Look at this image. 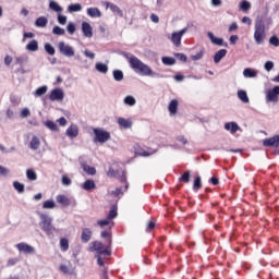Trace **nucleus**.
Returning <instances> with one entry per match:
<instances>
[{
  "instance_id": "nucleus-2",
  "label": "nucleus",
  "mask_w": 279,
  "mask_h": 279,
  "mask_svg": "<svg viewBox=\"0 0 279 279\" xmlns=\"http://www.w3.org/2000/svg\"><path fill=\"white\" fill-rule=\"evenodd\" d=\"M112 245V240H109V244L105 245L104 243L96 241L93 244L94 252H96L95 257L97 258V265L99 267H104V257L102 256H110L112 254V250L110 248Z\"/></svg>"
},
{
  "instance_id": "nucleus-14",
  "label": "nucleus",
  "mask_w": 279,
  "mask_h": 279,
  "mask_svg": "<svg viewBox=\"0 0 279 279\" xmlns=\"http://www.w3.org/2000/svg\"><path fill=\"white\" fill-rule=\"evenodd\" d=\"M225 130H227V132H230L231 134H236V132L241 131V126H239L236 122H227L225 124Z\"/></svg>"
},
{
  "instance_id": "nucleus-28",
  "label": "nucleus",
  "mask_w": 279,
  "mask_h": 279,
  "mask_svg": "<svg viewBox=\"0 0 279 279\" xmlns=\"http://www.w3.org/2000/svg\"><path fill=\"white\" fill-rule=\"evenodd\" d=\"M26 178L27 180H29V182H36L38 180V174H36V171H34V169H27Z\"/></svg>"
},
{
  "instance_id": "nucleus-22",
  "label": "nucleus",
  "mask_w": 279,
  "mask_h": 279,
  "mask_svg": "<svg viewBox=\"0 0 279 279\" xmlns=\"http://www.w3.org/2000/svg\"><path fill=\"white\" fill-rule=\"evenodd\" d=\"M168 110H169L170 117H175V114H178V100L175 99L171 100L168 106Z\"/></svg>"
},
{
  "instance_id": "nucleus-26",
  "label": "nucleus",
  "mask_w": 279,
  "mask_h": 279,
  "mask_svg": "<svg viewBox=\"0 0 279 279\" xmlns=\"http://www.w3.org/2000/svg\"><path fill=\"white\" fill-rule=\"evenodd\" d=\"M243 75L246 78H252V77H256L258 75V72H256V70L252 68H246L243 70Z\"/></svg>"
},
{
  "instance_id": "nucleus-25",
  "label": "nucleus",
  "mask_w": 279,
  "mask_h": 279,
  "mask_svg": "<svg viewBox=\"0 0 279 279\" xmlns=\"http://www.w3.org/2000/svg\"><path fill=\"white\" fill-rule=\"evenodd\" d=\"M29 148L34 151H36V149H40V138H38V136L32 137Z\"/></svg>"
},
{
  "instance_id": "nucleus-51",
  "label": "nucleus",
  "mask_w": 279,
  "mask_h": 279,
  "mask_svg": "<svg viewBox=\"0 0 279 279\" xmlns=\"http://www.w3.org/2000/svg\"><path fill=\"white\" fill-rule=\"evenodd\" d=\"M269 44L272 45V47H279V38L277 36H271L269 38Z\"/></svg>"
},
{
  "instance_id": "nucleus-4",
  "label": "nucleus",
  "mask_w": 279,
  "mask_h": 279,
  "mask_svg": "<svg viewBox=\"0 0 279 279\" xmlns=\"http://www.w3.org/2000/svg\"><path fill=\"white\" fill-rule=\"evenodd\" d=\"M39 219V226L47 236H53V232H58V229L53 227V218H51L49 215L40 214Z\"/></svg>"
},
{
  "instance_id": "nucleus-30",
  "label": "nucleus",
  "mask_w": 279,
  "mask_h": 279,
  "mask_svg": "<svg viewBox=\"0 0 279 279\" xmlns=\"http://www.w3.org/2000/svg\"><path fill=\"white\" fill-rule=\"evenodd\" d=\"M110 225H111V226H114V223L112 222V220H109L108 218L102 219V220H98V221L96 222V226H98V227L101 228V229H104V228H106V227H108V226H109V228H110Z\"/></svg>"
},
{
  "instance_id": "nucleus-42",
  "label": "nucleus",
  "mask_w": 279,
  "mask_h": 279,
  "mask_svg": "<svg viewBox=\"0 0 279 279\" xmlns=\"http://www.w3.org/2000/svg\"><path fill=\"white\" fill-rule=\"evenodd\" d=\"M117 215H118L117 206L113 205V206H111L107 218L112 221V219H117Z\"/></svg>"
},
{
  "instance_id": "nucleus-59",
  "label": "nucleus",
  "mask_w": 279,
  "mask_h": 279,
  "mask_svg": "<svg viewBox=\"0 0 279 279\" xmlns=\"http://www.w3.org/2000/svg\"><path fill=\"white\" fill-rule=\"evenodd\" d=\"M84 56L89 58V60H95V52H90L88 49L84 51Z\"/></svg>"
},
{
  "instance_id": "nucleus-40",
  "label": "nucleus",
  "mask_w": 279,
  "mask_h": 279,
  "mask_svg": "<svg viewBox=\"0 0 279 279\" xmlns=\"http://www.w3.org/2000/svg\"><path fill=\"white\" fill-rule=\"evenodd\" d=\"M252 8V3H250V1L247 0H243L241 3H240V10L242 12H248V10Z\"/></svg>"
},
{
  "instance_id": "nucleus-50",
  "label": "nucleus",
  "mask_w": 279,
  "mask_h": 279,
  "mask_svg": "<svg viewBox=\"0 0 279 279\" xmlns=\"http://www.w3.org/2000/svg\"><path fill=\"white\" fill-rule=\"evenodd\" d=\"M203 58H204V50H201L196 54L191 56V60H193L194 62H197V60H202Z\"/></svg>"
},
{
  "instance_id": "nucleus-31",
  "label": "nucleus",
  "mask_w": 279,
  "mask_h": 279,
  "mask_svg": "<svg viewBox=\"0 0 279 279\" xmlns=\"http://www.w3.org/2000/svg\"><path fill=\"white\" fill-rule=\"evenodd\" d=\"M26 50L27 51H38V41L36 39L31 40L26 45Z\"/></svg>"
},
{
  "instance_id": "nucleus-9",
  "label": "nucleus",
  "mask_w": 279,
  "mask_h": 279,
  "mask_svg": "<svg viewBox=\"0 0 279 279\" xmlns=\"http://www.w3.org/2000/svg\"><path fill=\"white\" fill-rule=\"evenodd\" d=\"M50 101H63L64 99V89L62 88H54L50 92L49 95Z\"/></svg>"
},
{
  "instance_id": "nucleus-39",
  "label": "nucleus",
  "mask_w": 279,
  "mask_h": 279,
  "mask_svg": "<svg viewBox=\"0 0 279 279\" xmlns=\"http://www.w3.org/2000/svg\"><path fill=\"white\" fill-rule=\"evenodd\" d=\"M82 167L85 173H87V175H95V173H97V170L95 169V167H90L88 165H83Z\"/></svg>"
},
{
  "instance_id": "nucleus-19",
  "label": "nucleus",
  "mask_w": 279,
  "mask_h": 279,
  "mask_svg": "<svg viewBox=\"0 0 279 279\" xmlns=\"http://www.w3.org/2000/svg\"><path fill=\"white\" fill-rule=\"evenodd\" d=\"M56 201L58 202V204L62 205L64 208H66L71 204V199L63 194L57 195Z\"/></svg>"
},
{
  "instance_id": "nucleus-21",
  "label": "nucleus",
  "mask_w": 279,
  "mask_h": 279,
  "mask_svg": "<svg viewBox=\"0 0 279 279\" xmlns=\"http://www.w3.org/2000/svg\"><path fill=\"white\" fill-rule=\"evenodd\" d=\"M81 189H83V191H93L95 189H97V185L95 184L94 180H86L82 185Z\"/></svg>"
},
{
  "instance_id": "nucleus-48",
  "label": "nucleus",
  "mask_w": 279,
  "mask_h": 279,
  "mask_svg": "<svg viewBox=\"0 0 279 279\" xmlns=\"http://www.w3.org/2000/svg\"><path fill=\"white\" fill-rule=\"evenodd\" d=\"M180 181L184 182L185 184H189V182H191V172H184L183 175L180 178Z\"/></svg>"
},
{
  "instance_id": "nucleus-56",
  "label": "nucleus",
  "mask_w": 279,
  "mask_h": 279,
  "mask_svg": "<svg viewBox=\"0 0 279 279\" xmlns=\"http://www.w3.org/2000/svg\"><path fill=\"white\" fill-rule=\"evenodd\" d=\"M58 23L60 25H66V16L65 15H62V14H59L58 15Z\"/></svg>"
},
{
  "instance_id": "nucleus-35",
  "label": "nucleus",
  "mask_w": 279,
  "mask_h": 279,
  "mask_svg": "<svg viewBox=\"0 0 279 279\" xmlns=\"http://www.w3.org/2000/svg\"><path fill=\"white\" fill-rule=\"evenodd\" d=\"M48 90L47 85H44L41 87H38L35 92H34V97H43V95H45Z\"/></svg>"
},
{
  "instance_id": "nucleus-7",
  "label": "nucleus",
  "mask_w": 279,
  "mask_h": 279,
  "mask_svg": "<svg viewBox=\"0 0 279 279\" xmlns=\"http://www.w3.org/2000/svg\"><path fill=\"white\" fill-rule=\"evenodd\" d=\"M58 49L62 56H65V58H73V56H75V48L66 45L64 41L58 44Z\"/></svg>"
},
{
  "instance_id": "nucleus-47",
  "label": "nucleus",
  "mask_w": 279,
  "mask_h": 279,
  "mask_svg": "<svg viewBox=\"0 0 279 279\" xmlns=\"http://www.w3.org/2000/svg\"><path fill=\"white\" fill-rule=\"evenodd\" d=\"M199 189H202V178L201 177H196L193 183V190L194 191H199Z\"/></svg>"
},
{
  "instance_id": "nucleus-1",
  "label": "nucleus",
  "mask_w": 279,
  "mask_h": 279,
  "mask_svg": "<svg viewBox=\"0 0 279 279\" xmlns=\"http://www.w3.org/2000/svg\"><path fill=\"white\" fill-rule=\"evenodd\" d=\"M124 58H126L129 61L130 68L133 69L138 75H143L144 77L156 75L149 65L145 64L134 54L125 53Z\"/></svg>"
},
{
  "instance_id": "nucleus-46",
  "label": "nucleus",
  "mask_w": 279,
  "mask_h": 279,
  "mask_svg": "<svg viewBox=\"0 0 279 279\" xmlns=\"http://www.w3.org/2000/svg\"><path fill=\"white\" fill-rule=\"evenodd\" d=\"M124 104L125 106H136V98H134L133 96H126L124 98Z\"/></svg>"
},
{
  "instance_id": "nucleus-12",
  "label": "nucleus",
  "mask_w": 279,
  "mask_h": 279,
  "mask_svg": "<svg viewBox=\"0 0 279 279\" xmlns=\"http://www.w3.org/2000/svg\"><path fill=\"white\" fill-rule=\"evenodd\" d=\"M264 147H279V135L263 141Z\"/></svg>"
},
{
  "instance_id": "nucleus-43",
  "label": "nucleus",
  "mask_w": 279,
  "mask_h": 279,
  "mask_svg": "<svg viewBox=\"0 0 279 279\" xmlns=\"http://www.w3.org/2000/svg\"><path fill=\"white\" fill-rule=\"evenodd\" d=\"M45 125L48 130H51V132H58V124H56V122L48 120L45 122Z\"/></svg>"
},
{
  "instance_id": "nucleus-15",
  "label": "nucleus",
  "mask_w": 279,
  "mask_h": 279,
  "mask_svg": "<svg viewBox=\"0 0 279 279\" xmlns=\"http://www.w3.org/2000/svg\"><path fill=\"white\" fill-rule=\"evenodd\" d=\"M82 32L85 38H93V26H90L88 22L82 23Z\"/></svg>"
},
{
  "instance_id": "nucleus-64",
  "label": "nucleus",
  "mask_w": 279,
  "mask_h": 279,
  "mask_svg": "<svg viewBox=\"0 0 279 279\" xmlns=\"http://www.w3.org/2000/svg\"><path fill=\"white\" fill-rule=\"evenodd\" d=\"M58 123H59L62 128H64V125H66V118L61 117V118L58 120Z\"/></svg>"
},
{
  "instance_id": "nucleus-16",
  "label": "nucleus",
  "mask_w": 279,
  "mask_h": 279,
  "mask_svg": "<svg viewBox=\"0 0 279 279\" xmlns=\"http://www.w3.org/2000/svg\"><path fill=\"white\" fill-rule=\"evenodd\" d=\"M207 36L210 43H213V45H217L218 47H223V38L216 37L215 34H213V32H208Z\"/></svg>"
},
{
  "instance_id": "nucleus-62",
  "label": "nucleus",
  "mask_w": 279,
  "mask_h": 279,
  "mask_svg": "<svg viewBox=\"0 0 279 279\" xmlns=\"http://www.w3.org/2000/svg\"><path fill=\"white\" fill-rule=\"evenodd\" d=\"M175 58H178L181 62H186V57L184 53H177Z\"/></svg>"
},
{
  "instance_id": "nucleus-63",
  "label": "nucleus",
  "mask_w": 279,
  "mask_h": 279,
  "mask_svg": "<svg viewBox=\"0 0 279 279\" xmlns=\"http://www.w3.org/2000/svg\"><path fill=\"white\" fill-rule=\"evenodd\" d=\"M242 23H244L246 25H252V19L244 16V17H242Z\"/></svg>"
},
{
  "instance_id": "nucleus-3",
  "label": "nucleus",
  "mask_w": 279,
  "mask_h": 279,
  "mask_svg": "<svg viewBox=\"0 0 279 279\" xmlns=\"http://www.w3.org/2000/svg\"><path fill=\"white\" fill-rule=\"evenodd\" d=\"M265 38H267L265 21H263V17H257L254 26V40L256 45H263V43H265Z\"/></svg>"
},
{
  "instance_id": "nucleus-34",
  "label": "nucleus",
  "mask_w": 279,
  "mask_h": 279,
  "mask_svg": "<svg viewBox=\"0 0 279 279\" xmlns=\"http://www.w3.org/2000/svg\"><path fill=\"white\" fill-rule=\"evenodd\" d=\"M112 75H113V80L116 82H123V71L121 70H113L112 72Z\"/></svg>"
},
{
  "instance_id": "nucleus-18",
  "label": "nucleus",
  "mask_w": 279,
  "mask_h": 279,
  "mask_svg": "<svg viewBox=\"0 0 279 279\" xmlns=\"http://www.w3.org/2000/svg\"><path fill=\"white\" fill-rule=\"evenodd\" d=\"M227 53H228V50H226V49L218 50L214 56L215 64H219L221 62V60H223V58H226Z\"/></svg>"
},
{
  "instance_id": "nucleus-8",
  "label": "nucleus",
  "mask_w": 279,
  "mask_h": 279,
  "mask_svg": "<svg viewBox=\"0 0 279 279\" xmlns=\"http://www.w3.org/2000/svg\"><path fill=\"white\" fill-rule=\"evenodd\" d=\"M279 85L275 86L272 89L266 92V102L267 104H278L279 101Z\"/></svg>"
},
{
  "instance_id": "nucleus-54",
  "label": "nucleus",
  "mask_w": 279,
  "mask_h": 279,
  "mask_svg": "<svg viewBox=\"0 0 279 279\" xmlns=\"http://www.w3.org/2000/svg\"><path fill=\"white\" fill-rule=\"evenodd\" d=\"M61 182H62L63 186H71V184H72L71 179L69 177H66V175L62 177V181Z\"/></svg>"
},
{
  "instance_id": "nucleus-41",
  "label": "nucleus",
  "mask_w": 279,
  "mask_h": 279,
  "mask_svg": "<svg viewBox=\"0 0 279 279\" xmlns=\"http://www.w3.org/2000/svg\"><path fill=\"white\" fill-rule=\"evenodd\" d=\"M161 61L167 66H173V64H175V59L172 57H162Z\"/></svg>"
},
{
  "instance_id": "nucleus-32",
  "label": "nucleus",
  "mask_w": 279,
  "mask_h": 279,
  "mask_svg": "<svg viewBox=\"0 0 279 279\" xmlns=\"http://www.w3.org/2000/svg\"><path fill=\"white\" fill-rule=\"evenodd\" d=\"M43 208L45 210H53V208H56V202L53 199H48L44 202Z\"/></svg>"
},
{
  "instance_id": "nucleus-44",
  "label": "nucleus",
  "mask_w": 279,
  "mask_h": 279,
  "mask_svg": "<svg viewBox=\"0 0 279 279\" xmlns=\"http://www.w3.org/2000/svg\"><path fill=\"white\" fill-rule=\"evenodd\" d=\"M61 252H66L69 250V240L66 238H62L60 240Z\"/></svg>"
},
{
  "instance_id": "nucleus-6",
  "label": "nucleus",
  "mask_w": 279,
  "mask_h": 279,
  "mask_svg": "<svg viewBox=\"0 0 279 279\" xmlns=\"http://www.w3.org/2000/svg\"><path fill=\"white\" fill-rule=\"evenodd\" d=\"M186 32H189V27H184L181 31H177L171 34L170 40L174 47H182V37Z\"/></svg>"
},
{
  "instance_id": "nucleus-23",
  "label": "nucleus",
  "mask_w": 279,
  "mask_h": 279,
  "mask_svg": "<svg viewBox=\"0 0 279 279\" xmlns=\"http://www.w3.org/2000/svg\"><path fill=\"white\" fill-rule=\"evenodd\" d=\"M87 14L90 16V19L101 17V11L98 8H88Z\"/></svg>"
},
{
  "instance_id": "nucleus-27",
  "label": "nucleus",
  "mask_w": 279,
  "mask_h": 279,
  "mask_svg": "<svg viewBox=\"0 0 279 279\" xmlns=\"http://www.w3.org/2000/svg\"><path fill=\"white\" fill-rule=\"evenodd\" d=\"M96 71H98V73H102L104 75H106V73H108V64L102 63V62H97L95 65Z\"/></svg>"
},
{
  "instance_id": "nucleus-36",
  "label": "nucleus",
  "mask_w": 279,
  "mask_h": 279,
  "mask_svg": "<svg viewBox=\"0 0 279 279\" xmlns=\"http://www.w3.org/2000/svg\"><path fill=\"white\" fill-rule=\"evenodd\" d=\"M13 189L15 191H17V193H25V184L19 182V181H14L13 182Z\"/></svg>"
},
{
  "instance_id": "nucleus-11",
  "label": "nucleus",
  "mask_w": 279,
  "mask_h": 279,
  "mask_svg": "<svg viewBox=\"0 0 279 279\" xmlns=\"http://www.w3.org/2000/svg\"><path fill=\"white\" fill-rule=\"evenodd\" d=\"M65 136L71 140L77 138L80 136V128L76 124H71L65 131Z\"/></svg>"
},
{
  "instance_id": "nucleus-29",
  "label": "nucleus",
  "mask_w": 279,
  "mask_h": 279,
  "mask_svg": "<svg viewBox=\"0 0 279 279\" xmlns=\"http://www.w3.org/2000/svg\"><path fill=\"white\" fill-rule=\"evenodd\" d=\"M49 23V20H47L46 16H39L36 21H35V25L36 27H47V24Z\"/></svg>"
},
{
  "instance_id": "nucleus-10",
  "label": "nucleus",
  "mask_w": 279,
  "mask_h": 279,
  "mask_svg": "<svg viewBox=\"0 0 279 279\" xmlns=\"http://www.w3.org/2000/svg\"><path fill=\"white\" fill-rule=\"evenodd\" d=\"M15 247L23 254H35L36 253V248H34V246H32L25 242L17 243L15 245Z\"/></svg>"
},
{
  "instance_id": "nucleus-33",
  "label": "nucleus",
  "mask_w": 279,
  "mask_h": 279,
  "mask_svg": "<svg viewBox=\"0 0 279 279\" xmlns=\"http://www.w3.org/2000/svg\"><path fill=\"white\" fill-rule=\"evenodd\" d=\"M68 12H70V14H73V12H82V4L80 3L70 4L68 7Z\"/></svg>"
},
{
  "instance_id": "nucleus-13",
  "label": "nucleus",
  "mask_w": 279,
  "mask_h": 279,
  "mask_svg": "<svg viewBox=\"0 0 279 279\" xmlns=\"http://www.w3.org/2000/svg\"><path fill=\"white\" fill-rule=\"evenodd\" d=\"M106 9L111 10V12H113L114 14H117L118 16H123V11L121 10V8H119V5L112 3V2H105Z\"/></svg>"
},
{
  "instance_id": "nucleus-17",
  "label": "nucleus",
  "mask_w": 279,
  "mask_h": 279,
  "mask_svg": "<svg viewBox=\"0 0 279 279\" xmlns=\"http://www.w3.org/2000/svg\"><path fill=\"white\" fill-rule=\"evenodd\" d=\"M93 236V231L89 228H85L82 231L81 241L82 243H88Z\"/></svg>"
},
{
  "instance_id": "nucleus-55",
  "label": "nucleus",
  "mask_w": 279,
  "mask_h": 279,
  "mask_svg": "<svg viewBox=\"0 0 279 279\" xmlns=\"http://www.w3.org/2000/svg\"><path fill=\"white\" fill-rule=\"evenodd\" d=\"M100 236H101L102 239H108V245H110V241H112V239L110 238V231H102V232L100 233Z\"/></svg>"
},
{
  "instance_id": "nucleus-37",
  "label": "nucleus",
  "mask_w": 279,
  "mask_h": 279,
  "mask_svg": "<svg viewBox=\"0 0 279 279\" xmlns=\"http://www.w3.org/2000/svg\"><path fill=\"white\" fill-rule=\"evenodd\" d=\"M59 269L61 274H65L68 276H71L73 274V267L71 266L61 265Z\"/></svg>"
},
{
  "instance_id": "nucleus-60",
  "label": "nucleus",
  "mask_w": 279,
  "mask_h": 279,
  "mask_svg": "<svg viewBox=\"0 0 279 279\" xmlns=\"http://www.w3.org/2000/svg\"><path fill=\"white\" fill-rule=\"evenodd\" d=\"M19 263V258H10L7 263V267H12Z\"/></svg>"
},
{
  "instance_id": "nucleus-20",
  "label": "nucleus",
  "mask_w": 279,
  "mask_h": 279,
  "mask_svg": "<svg viewBox=\"0 0 279 279\" xmlns=\"http://www.w3.org/2000/svg\"><path fill=\"white\" fill-rule=\"evenodd\" d=\"M117 123L120 128H123L124 130H130V128H132V120L130 119L118 118Z\"/></svg>"
},
{
  "instance_id": "nucleus-49",
  "label": "nucleus",
  "mask_w": 279,
  "mask_h": 279,
  "mask_svg": "<svg viewBox=\"0 0 279 279\" xmlns=\"http://www.w3.org/2000/svg\"><path fill=\"white\" fill-rule=\"evenodd\" d=\"M52 34H54L56 36H64V28L60 26H54L52 29Z\"/></svg>"
},
{
  "instance_id": "nucleus-5",
  "label": "nucleus",
  "mask_w": 279,
  "mask_h": 279,
  "mask_svg": "<svg viewBox=\"0 0 279 279\" xmlns=\"http://www.w3.org/2000/svg\"><path fill=\"white\" fill-rule=\"evenodd\" d=\"M94 135H95V143H108L110 141V132L104 130V129H93Z\"/></svg>"
},
{
  "instance_id": "nucleus-52",
  "label": "nucleus",
  "mask_w": 279,
  "mask_h": 279,
  "mask_svg": "<svg viewBox=\"0 0 279 279\" xmlns=\"http://www.w3.org/2000/svg\"><path fill=\"white\" fill-rule=\"evenodd\" d=\"M32 114V112L29 111L28 108H24L21 110V117L22 119H27V117H29Z\"/></svg>"
},
{
  "instance_id": "nucleus-61",
  "label": "nucleus",
  "mask_w": 279,
  "mask_h": 279,
  "mask_svg": "<svg viewBox=\"0 0 279 279\" xmlns=\"http://www.w3.org/2000/svg\"><path fill=\"white\" fill-rule=\"evenodd\" d=\"M8 173H10V170L3 166H0V175H8Z\"/></svg>"
},
{
  "instance_id": "nucleus-53",
  "label": "nucleus",
  "mask_w": 279,
  "mask_h": 279,
  "mask_svg": "<svg viewBox=\"0 0 279 279\" xmlns=\"http://www.w3.org/2000/svg\"><path fill=\"white\" fill-rule=\"evenodd\" d=\"M66 31H68L71 35L75 34V24H74L73 22H70V23L68 24V26H66Z\"/></svg>"
},
{
  "instance_id": "nucleus-58",
  "label": "nucleus",
  "mask_w": 279,
  "mask_h": 279,
  "mask_svg": "<svg viewBox=\"0 0 279 279\" xmlns=\"http://www.w3.org/2000/svg\"><path fill=\"white\" fill-rule=\"evenodd\" d=\"M264 69L265 71H271L274 69V62L272 61H267L265 64H264Z\"/></svg>"
},
{
  "instance_id": "nucleus-57",
  "label": "nucleus",
  "mask_w": 279,
  "mask_h": 279,
  "mask_svg": "<svg viewBox=\"0 0 279 279\" xmlns=\"http://www.w3.org/2000/svg\"><path fill=\"white\" fill-rule=\"evenodd\" d=\"M13 60H14V59L12 58V56L7 54V56L4 57V64H5V66H10V64H12Z\"/></svg>"
},
{
  "instance_id": "nucleus-24",
  "label": "nucleus",
  "mask_w": 279,
  "mask_h": 279,
  "mask_svg": "<svg viewBox=\"0 0 279 279\" xmlns=\"http://www.w3.org/2000/svg\"><path fill=\"white\" fill-rule=\"evenodd\" d=\"M238 99H240L242 104H250V97L247 96V92L243 89L238 90Z\"/></svg>"
},
{
  "instance_id": "nucleus-45",
  "label": "nucleus",
  "mask_w": 279,
  "mask_h": 279,
  "mask_svg": "<svg viewBox=\"0 0 279 279\" xmlns=\"http://www.w3.org/2000/svg\"><path fill=\"white\" fill-rule=\"evenodd\" d=\"M44 49L49 56H56V48L51 44H45Z\"/></svg>"
},
{
  "instance_id": "nucleus-38",
  "label": "nucleus",
  "mask_w": 279,
  "mask_h": 279,
  "mask_svg": "<svg viewBox=\"0 0 279 279\" xmlns=\"http://www.w3.org/2000/svg\"><path fill=\"white\" fill-rule=\"evenodd\" d=\"M49 8L53 12H58V13L62 12V7H60V4H58V2L53 0L49 2Z\"/></svg>"
}]
</instances>
